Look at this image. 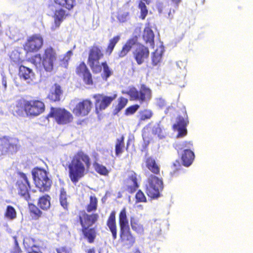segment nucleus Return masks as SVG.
Wrapping results in <instances>:
<instances>
[{"label":"nucleus","instance_id":"obj_1","mask_svg":"<svg viewBox=\"0 0 253 253\" xmlns=\"http://www.w3.org/2000/svg\"><path fill=\"white\" fill-rule=\"evenodd\" d=\"M91 167L90 157L83 150H79L68 163V175L71 181L77 184L87 173Z\"/></svg>","mask_w":253,"mask_h":253},{"label":"nucleus","instance_id":"obj_2","mask_svg":"<svg viewBox=\"0 0 253 253\" xmlns=\"http://www.w3.org/2000/svg\"><path fill=\"white\" fill-rule=\"evenodd\" d=\"M145 163L146 167L152 173L147 179L145 192L150 198L157 199L160 196V192L163 189L162 179L157 176L160 175V167L152 157L147 158Z\"/></svg>","mask_w":253,"mask_h":253},{"label":"nucleus","instance_id":"obj_3","mask_svg":"<svg viewBox=\"0 0 253 253\" xmlns=\"http://www.w3.org/2000/svg\"><path fill=\"white\" fill-rule=\"evenodd\" d=\"M104 55L103 47L95 43L89 48L87 63L94 74L99 73L102 68L101 77L103 81L106 82L113 75V72L106 61L100 63V60L103 58Z\"/></svg>","mask_w":253,"mask_h":253},{"label":"nucleus","instance_id":"obj_4","mask_svg":"<svg viewBox=\"0 0 253 253\" xmlns=\"http://www.w3.org/2000/svg\"><path fill=\"white\" fill-rule=\"evenodd\" d=\"M98 213L88 214L85 211H80L78 215L77 221L79 222L82 228L81 231L84 238L88 243L92 244L94 242L97 236V229L92 227L98 220Z\"/></svg>","mask_w":253,"mask_h":253},{"label":"nucleus","instance_id":"obj_5","mask_svg":"<svg viewBox=\"0 0 253 253\" xmlns=\"http://www.w3.org/2000/svg\"><path fill=\"white\" fill-rule=\"evenodd\" d=\"M57 56L55 49L49 46L43 49L42 54H36L32 56L29 61L37 68L42 66L46 72H50L53 70Z\"/></svg>","mask_w":253,"mask_h":253},{"label":"nucleus","instance_id":"obj_6","mask_svg":"<svg viewBox=\"0 0 253 253\" xmlns=\"http://www.w3.org/2000/svg\"><path fill=\"white\" fill-rule=\"evenodd\" d=\"M119 242L122 246L130 248L135 243V237L131 232L127 217L126 210L123 208L119 214Z\"/></svg>","mask_w":253,"mask_h":253},{"label":"nucleus","instance_id":"obj_7","mask_svg":"<svg viewBox=\"0 0 253 253\" xmlns=\"http://www.w3.org/2000/svg\"><path fill=\"white\" fill-rule=\"evenodd\" d=\"M14 109V115L21 116L24 110L27 116L37 117L44 112L45 105L40 99L24 100L23 103L18 102Z\"/></svg>","mask_w":253,"mask_h":253},{"label":"nucleus","instance_id":"obj_8","mask_svg":"<svg viewBox=\"0 0 253 253\" xmlns=\"http://www.w3.org/2000/svg\"><path fill=\"white\" fill-rule=\"evenodd\" d=\"M122 93L127 95L130 101H138L140 104L148 103L152 98V90L144 84L141 85L139 90L133 86H129Z\"/></svg>","mask_w":253,"mask_h":253},{"label":"nucleus","instance_id":"obj_9","mask_svg":"<svg viewBox=\"0 0 253 253\" xmlns=\"http://www.w3.org/2000/svg\"><path fill=\"white\" fill-rule=\"evenodd\" d=\"M32 175L36 186L40 192H45L49 190L52 181L48 177L45 170L38 168H35L32 171Z\"/></svg>","mask_w":253,"mask_h":253},{"label":"nucleus","instance_id":"obj_10","mask_svg":"<svg viewBox=\"0 0 253 253\" xmlns=\"http://www.w3.org/2000/svg\"><path fill=\"white\" fill-rule=\"evenodd\" d=\"M47 117L52 118L59 125H65L72 122L74 117L65 108L51 107Z\"/></svg>","mask_w":253,"mask_h":253},{"label":"nucleus","instance_id":"obj_11","mask_svg":"<svg viewBox=\"0 0 253 253\" xmlns=\"http://www.w3.org/2000/svg\"><path fill=\"white\" fill-rule=\"evenodd\" d=\"M18 174L20 176V179L17 180L15 184L17 194L20 197L29 202L30 199L29 191L31 187L30 182L26 174L22 172H19Z\"/></svg>","mask_w":253,"mask_h":253},{"label":"nucleus","instance_id":"obj_12","mask_svg":"<svg viewBox=\"0 0 253 253\" xmlns=\"http://www.w3.org/2000/svg\"><path fill=\"white\" fill-rule=\"evenodd\" d=\"M189 124V120L185 108L181 110V114L178 115L176 122L172 126L174 131H177V138H182L187 134V126Z\"/></svg>","mask_w":253,"mask_h":253},{"label":"nucleus","instance_id":"obj_13","mask_svg":"<svg viewBox=\"0 0 253 253\" xmlns=\"http://www.w3.org/2000/svg\"><path fill=\"white\" fill-rule=\"evenodd\" d=\"M117 94L114 93L111 96L105 95L103 94H95L93 95V98L95 99V111L97 114H99L102 111L105 110L116 99Z\"/></svg>","mask_w":253,"mask_h":253},{"label":"nucleus","instance_id":"obj_14","mask_svg":"<svg viewBox=\"0 0 253 253\" xmlns=\"http://www.w3.org/2000/svg\"><path fill=\"white\" fill-rule=\"evenodd\" d=\"M43 44V38L40 34H34L29 37L23 45L27 53H35L39 51Z\"/></svg>","mask_w":253,"mask_h":253},{"label":"nucleus","instance_id":"obj_15","mask_svg":"<svg viewBox=\"0 0 253 253\" xmlns=\"http://www.w3.org/2000/svg\"><path fill=\"white\" fill-rule=\"evenodd\" d=\"M93 106L92 102L89 99H84L79 101L72 110L73 113L78 117L87 116Z\"/></svg>","mask_w":253,"mask_h":253},{"label":"nucleus","instance_id":"obj_16","mask_svg":"<svg viewBox=\"0 0 253 253\" xmlns=\"http://www.w3.org/2000/svg\"><path fill=\"white\" fill-rule=\"evenodd\" d=\"M148 47L141 43H138L132 52V55L138 65L143 64L149 56Z\"/></svg>","mask_w":253,"mask_h":253},{"label":"nucleus","instance_id":"obj_17","mask_svg":"<svg viewBox=\"0 0 253 253\" xmlns=\"http://www.w3.org/2000/svg\"><path fill=\"white\" fill-rule=\"evenodd\" d=\"M0 140H2V144L4 146L5 153L13 154L17 152L19 147L18 139L4 136L0 138Z\"/></svg>","mask_w":253,"mask_h":253},{"label":"nucleus","instance_id":"obj_18","mask_svg":"<svg viewBox=\"0 0 253 253\" xmlns=\"http://www.w3.org/2000/svg\"><path fill=\"white\" fill-rule=\"evenodd\" d=\"M138 42V37L134 36L128 39L126 43L122 46L120 50L118 52V56L120 58H123L126 56L130 51L132 47Z\"/></svg>","mask_w":253,"mask_h":253},{"label":"nucleus","instance_id":"obj_19","mask_svg":"<svg viewBox=\"0 0 253 253\" xmlns=\"http://www.w3.org/2000/svg\"><path fill=\"white\" fill-rule=\"evenodd\" d=\"M116 214L115 211H111L106 221V225L112 234L113 240H116L117 238L118 228Z\"/></svg>","mask_w":253,"mask_h":253},{"label":"nucleus","instance_id":"obj_20","mask_svg":"<svg viewBox=\"0 0 253 253\" xmlns=\"http://www.w3.org/2000/svg\"><path fill=\"white\" fill-rule=\"evenodd\" d=\"M18 76L20 79L30 83L35 79V74L33 70L23 65L19 66Z\"/></svg>","mask_w":253,"mask_h":253},{"label":"nucleus","instance_id":"obj_21","mask_svg":"<svg viewBox=\"0 0 253 253\" xmlns=\"http://www.w3.org/2000/svg\"><path fill=\"white\" fill-rule=\"evenodd\" d=\"M67 14L66 11L63 8H59L56 9L52 15L54 20V25L52 26V29H55L59 28L61 23L66 19Z\"/></svg>","mask_w":253,"mask_h":253},{"label":"nucleus","instance_id":"obj_22","mask_svg":"<svg viewBox=\"0 0 253 253\" xmlns=\"http://www.w3.org/2000/svg\"><path fill=\"white\" fill-rule=\"evenodd\" d=\"M62 94L63 90L61 86L55 83L51 86L47 97L52 102L59 101Z\"/></svg>","mask_w":253,"mask_h":253},{"label":"nucleus","instance_id":"obj_23","mask_svg":"<svg viewBox=\"0 0 253 253\" xmlns=\"http://www.w3.org/2000/svg\"><path fill=\"white\" fill-rule=\"evenodd\" d=\"M126 190L129 194H132L136 191L138 188L139 185L137 181L136 174L132 172L126 179Z\"/></svg>","mask_w":253,"mask_h":253},{"label":"nucleus","instance_id":"obj_24","mask_svg":"<svg viewBox=\"0 0 253 253\" xmlns=\"http://www.w3.org/2000/svg\"><path fill=\"white\" fill-rule=\"evenodd\" d=\"M181 158L183 165L187 167L192 164L195 155L192 151L189 149H185L181 155Z\"/></svg>","mask_w":253,"mask_h":253},{"label":"nucleus","instance_id":"obj_25","mask_svg":"<svg viewBox=\"0 0 253 253\" xmlns=\"http://www.w3.org/2000/svg\"><path fill=\"white\" fill-rule=\"evenodd\" d=\"M54 3L61 8L72 10L76 4V0H53Z\"/></svg>","mask_w":253,"mask_h":253},{"label":"nucleus","instance_id":"obj_26","mask_svg":"<svg viewBox=\"0 0 253 253\" xmlns=\"http://www.w3.org/2000/svg\"><path fill=\"white\" fill-rule=\"evenodd\" d=\"M121 39L120 35L113 37L109 40L107 47L105 49V53L107 55L110 56L112 53L116 44Z\"/></svg>","mask_w":253,"mask_h":253},{"label":"nucleus","instance_id":"obj_27","mask_svg":"<svg viewBox=\"0 0 253 253\" xmlns=\"http://www.w3.org/2000/svg\"><path fill=\"white\" fill-rule=\"evenodd\" d=\"M125 147V137L124 135H122L116 140L115 145V155L119 156L121 155L124 152Z\"/></svg>","mask_w":253,"mask_h":253},{"label":"nucleus","instance_id":"obj_28","mask_svg":"<svg viewBox=\"0 0 253 253\" xmlns=\"http://www.w3.org/2000/svg\"><path fill=\"white\" fill-rule=\"evenodd\" d=\"M29 210L30 216L34 220H38L42 215V212L35 205L29 203Z\"/></svg>","mask_w":253,"mask_h":253},{"label":"nucleus","instance_id":"obj_29","mask_svg":"<svg viewBox=\"0 0 253 253\" xmlns=\"http://www.w3.org/2000/svg\"><path fill=\"white\" fill-rule=\"evenodd\" d=\"M130 224L132 230L138 234H143L144 232V228L138 220L133 217H131L130 220Z\"/></svg>","mask_w":253,"mask_h":253},{"label":"nucleus","instance_id":"obj_30","mask_svg":"<svg viewBox=\"0 0 253 253\" xmlns=\"http://www.w3.org/2000/svg\"><path fill=\"white\" fill-rule=\"evenodd\" d=\"M50 197L45 195L39 198L38 202V206L43 210H47L50 207Z\"/></svg>","mask_w":253,"mask_h":253},{"label":"nucleus","instance_id":"obj_31","mask_svg":"<svg viewBox=\"0 0 253 253\" xmlns=\"http://www.w3.org/2000/svg\"><path fill=\"white\" fill-rule=\"evenodd\" d=\"M154 34L150 28H145L143 34V38L146 43H149L151 45H153L154 43Z\"/></svg>","mask_w":253,"mask_h":253},{"label":"nucleus","instance_id":"obj_32","mask_svg":"<svg viewBox=\"0 0 253 253\" xmlns=\"http://www.w3.org/2000/svg\"><path fill=\"white\" fill-rule=\"evenodd\" d=\"M164 51L161 49L157 48L152 54V64L153 66H157L162 61Z\"/></svg>","mask_w":253,"mask_h":253},{"label":"nucleus","instance_id":"obj_33","mask_svg":"<svg viewBox=\"0 0 253 253\" xmlns=\"http://www.w3.org/2000/svg\"><path fill=\"white\" fill-rule=\"evenodd\" d=\"M59 202L60 205L64 209L68 211L69 203L67 200V195L66 192L64 188H61L60 191Z\"/></svg>","mask_w":253,"mask_h":253},{"label":"nucleus","instance_id":"obj_34","mask_svg":"<svg viewBox=\"0 0 253 253\" xmlns=\"http://www.w3.org/2000/svg\"><path fill=\"white\" fill-rule=\"evenodd\" d=\"M9 58L10 62L12 64H15L19 66L21 65L23 62V60L20 57V53L17 50H14L11 52L9 55Z\"/></svg>","mask_w":253,"mask_h":253},{"label":"nucleus","instance_id":"obj_35","mask_svg":"<svg viewBox=\"0 0 253 253\" xmlns=\"http://www.w3.org/2000/svg\"><path fill=\"white\" fill-rule=\"evenodd\" d=\"M4 215L7 219L13 220L17 217V212L13 207L8 205L6 207Z\"/></svg>","mask_w":253,"mask_h":253},{"label":"nucleus","instance_id":"obj_36","mask_svg":"<svg viewBox=\"0 0 253 253\" xmlns=\"http://www.w3.org/2000/svg\"><path fill=\"white\" fill-rule=\"evenodd\" d=\"M153 115L152 111L150 109H145L139 112L138 118L140 122L145 121L150 119Z\"/></svg>","mask_w":253,"mask_h":253},{"label":"nucleus","instance_id":"obj_37","mask_svg":"<svg viewBox=\"0 0 253 253\" xmlns=\"http://www.w3.org/2000/svg\"><path fill=\"white\" fill-rule=\"evenodd\" d=\"M98 201L95 196H90L89 203L86 206V210L88 212L94 211L97 210Z\"/></svg>","mask_w":253,"mask_h":253},{"label":"nucleus","instance_id":"obj_38","mask_svg":"<svg viewBox=\"0 0 253 253\" xmlns=\"http://www.w3.org/2000/svg\"><path fill=\"white\" fill-rule=\"evenodd\" d=\"M128 103V99L124 97L121 96L118 100V104L114 110V114H117L120 112Z\"/></svg>","mask_w":253,"mask_h":253},{"label":"nucleus","instance_id":"obj_39","mask_svg":"<svg viewBox=\"0 0 253 253\" xmlns=\"http://www.w3.org/2000/svg\"><path fill=\"white\" fill-rule=\"evenodd\" d=\"M93 166L95 171L101 175L107 176L109 173V171L107 169L106 167L102 165L99 164L96 162H94Z\"/></svg>","mask_w":253,"mask_h":253},{"label":"nucleus","instance_id":"obj_40","mask_svg":"<svg viewBox=\"0 0 253 253\" xmlns=\"http://www.w3.org/2000/svg\"><path fill=\"white\" fill-rule=\"evenodd\" d=\"M89 70L85 63L82 61L76 66L75 72L76 74L81 77Z\"/></svg>","mask_w":253,"mask_h":253},{"label":"nucleus","instance_id":"obj_41","mask_svg":"<svg viewBox=\"0 0 253 253\" xmlns=\"http://www.w3.org/2000/svg\"><path fill=\"white\" fill-rule=\"evenodd\" d=\"M81 78L84 84L91 86L93 85L94 81L93 77L89 70L82 75Z\"/></svg>","mask_w":253,"mask_h":253},{"label":"nucleus","instance_id":"obj_42","mask_svg":"<svg viewBox=\"0 0 253 253\" xmlns=\"http://www.w3.org/2000/svg\"><path fill=\"white\" fill-rule=\"evenodd\" d=\"M145 1L140 0L138 2V7L140 10V18L144 20L148 14V11Z\"/></svg>","mask_w":253,"mask_h":253},{"label":"nucleus","instance_id":"obj_43","mask_svg":"<svg viewBox=\"0 0 253 253\" xmlns=\"http://www.w3.org/2000/svg\"><path fill=\"white\" fill-rule=\"evenodd\" d=\"M73 55V52L71 50L67 51L64 55L63 59L61 60L60 65L65 68H67L68 65V62Z\"/></svg>","mask_w":253,"mask_h":253},{"label":"nucleus","instance_id":"obj_44","mask_svg":"<svg viewBox=\"0 0 253 253\" xmlns=\"http://www.w3.org/2000/svg\"><path fill=\"white\" fill-rule=\"evenodd\" d=\"M140 108V105L135 104L131 105L125 110V115L126 116L132 115L135 114Z\"/></svg>","mask_w":253,"mask_h":253},{"label":"nucleus","instance_id":"obj_45","mask_svg":"<svg viewBox=\"0 0 253 253\" xmlns=\"http://www.w3.org/2000/svg\"><path fill=\"white\" fill-rule=\"evenodd\" d=\"M136 203H146L147 199L144 193L139 190L135 194Z\"/></svg>","mask_w":253,"mask_h":253},{"label":"nucleus","instance_id":"obj_46","mask_svg":"<svg viewBox=\"0 0 253 253\" xmlns=\"http://www.w3.org/2000/svg\"><path fill=\"white\" fill-rule=\"evenodd\" d=\"M152 131L153 134L157 135L160 138L164 136L162 129L159 126H154L153 127Z\"/></svg>","mask_w":253,"mask_h":253},{"label":"nucleus","instance_id":"obj_47","mask_svg":"<svg viewBox=\"0 0 253 253\" xmlns=\"http://www.w3.org/2000/svg\"><path fill=\"white\" fill-rule=\"evenodd\" d=\"M57 253H71V249L67 246H61L56 249Z\"/></svg>","mask_w":253,"mask_h":253},{"label":"nucleus","instance_id":"obj_48","mask_svg":"<svg viewBox=\"0 0 253 253\" xmlns=\"http://www.w3.org/2000/svg\"><path fill=\"white\" fill-rule=\"evenodd\" d=\"M9 253H22V250L19 246L17 241L15 239L13 248Z\"/></svg>","mask_w":253,"mask_h":253},{"label":"nucleus","instance_id":"obj_49","mask_svg":"<svg viewBox=\"0 0 253 253\" xmlns=\"http://www.w3.org/2000/svg\"><path fill=\"white\" fill-rule=\"evenodd\" d=\"M192 145V144L190 142H184L182 143L181 144H179L178 145H176L175 146V148L177 149H182L183 148H185L186 147L190 148L191 146Z\"/></svg>","mask_w":253,"mask_h":253},{"label":"nucleus","instance_id":"obj_50","mask_svg":"<svg viewBox=\"0 0 253 253\" xmlns=\"http://www.w3.org/2000/svg\"><path fill=\"white\" fill-rule=\"evenodd\" d=\"M129 13L127 12L122 14H119L118 16V19L121 22H125L126 21V18L128 16Z\"/></svg>","mask_w":253,"mask_h":253},{"label":"nucleus","instance_id":"obj_51","mask_svg":"<svg viewBox=\"0 0 253 253\" xmlns=\"http://www.w3.org/2000/svg\"><path fill=\"white\" fill-rule=\"evenodd\" d=\"M157 104L158 106L162 108L164 107L166 105V103L164 99L160 98L157 99Z\"/></svg>","mask_w":253,"mask_h":253},{"label":"nucleus","instance_id":"obj_52","mask_svg":"<svg viewBox=\"0 0 253 253\" xmlns=\"http://www.w3.org/2000/svg\"><path fill=\"white\" fill-rule=\"evenodd\" d=\"M0 141V156L3 155L5 153V149L4 148V146L2 144V140Z\"/></svg>","mask_w":253,"mask_h":253},{"label":"nucleus","instance_id":"obj_53","mask_svg":"<svg viewBox=\"0 0 253 253\" xmlns=\"http://www.w3.org/2000/svg\"><path fill=\"white\" fill-rule=\"evenodd\" d=\"M2 84L4 88L5 89L7 87V83L6 80L4 78H2Z\"/></svg>","mask_w":253,"mask_h":253},{"label":"nucleus","instance_id":"obj_54","mask_svg":"<svg viewBox=\"0 0 253 253\" xmlns=\"http://www.w3.org/2000/svg\"><path fill=\"white\" fill-rule=\"evenodd\" d=\"M86 253H95V249L94 247L87 250Z\"/></svg>","mask_w":253,"mask_h":253},{"label":"nucleus","instance_id":"obj_55","mask_svg":"<svg viewBox=\"0 0 253 253\" xmlns=\"http://www.w3.org/2000/svg\"><path fill=\"white\" fill-rule=\"evenodd\" d=\"M171 1L174 4L178 5L181 1V0H171Z\"/></svg>","mask_w":253,"mask_h":253},{"label":"nucleus","instance_id":"obj_56","mask_svg":"<svg viewBox=\"0 0 253 253\" xmlns=\"http://www.w3.org/2000/svg\"><path fill=\"white\" fill-rule=\"evenodd\" d=\"M132 253H141V252L139 249H136Z\"/></svg>","mask_w":253,"mask_h":253},{"label":"nucleus","instance_id":"obj_57","mask_svg":"<svg viewBox=\"0 0 253 253\" xmlns=\"http://www.w3.org/2000/svg\"><path fill=\"white\" fill-rule=\"evenodd\" d=\"M28 253H41L38 252H36V251H32L31 252H29Z\"/></svg>","mask_w":253,"mask_h":253},{"label":"nucleus","instance_id":"obj_58","mask_svg":"<svg viewBox=\"0 0 253 253\" xmlns=\"http://www.w3.org/2000/svg\"><path fill=\"white\" fill-rule=\"evenodd\" d=\"M179 165V162L178 161H176V163H174L173 164V165L174 166H176L177 165Z\"/></svg>","mask_w":253,"mask_h":253},{"label":"nucleus","instance_id":"obj_59","mask_svg":"<svg viewBox=\"0 0 253 253\" xmlns=\"http://www.w3.org/2000/svg\"><path fill=\"white\" fill-rule=\"evenodd\" d=\"M128 145H129V143H128V142L127 141V144H126V150H127V149H128Z\"/></svg>","mask_w":253,"mask_h":253},{"label":"nucleus","instance_id":"obj_60","mask_svg":"<svg viewBox=\"0 0 253 253\" xmlns=\"http://www.w3.org/2000/svg\"><path fill=\"white\" fill-rule=\"evenodd\" d=\"M98 253H101V252H100V251H99V252H98Z\"/></svg>","mask_w":253,"mask_h":253}]
</instances>
